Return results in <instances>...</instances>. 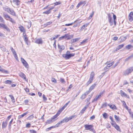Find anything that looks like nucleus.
<instances>
[{
	"label": "nucleus",
	"mask_w": 133,
	"mask_h": 133,
	"mask_svg": "<svg viewBox=\"0 0 133 133\" xmlns=\"http://www.w3.org/2000/svg\"><path fill=\"white\" fill-rule=\"evenodd\" d=\"M108 22L111 26L112 25L113 23L115 26H116L117 23L116 16L113 13L108 14Z\"/></svg>",
	"instance_id": "1"
},
{
	"label": "nucleus",
	"mask_w": 133,
	"mask_h": 133,
	"mask_svg": "<svg viewBox=\"0 0 133 133\" xmlns=\"http://www.w3.org/2000/svg\"><path fill=\"white\" fill-rule=\"evenodd\" d=\"M3 15L4 18L6 20L9 21L13 24L15 23V21L8 14L4 13L3 14Z\"/></svg>",
	"instance_id": "2"
},
{
	"label": "nucleus",
	"mask_w": 133,
	"mask_h": 133,
	"mask_svg": "<svg viewBox=\"0 0 133 133\" xmlns=\"http://www.w3.org/2000/svg\"><path fill=\"white\" fill-rule=\"evenodd\" d=\"M75 54L74 53H70V51H67L65 54L63 55V57L65 58H69L74 56Z\"/></svg>",
	"instance_id": "3"
},
{
	"label": "nucleus",
	"mask_w": 133,
	"mask_h": 133,
	"mask_svg": "<svg viewBox=\"0 0 133 133\" xmlns=\"http://www.w3.org/2000/svg\"><path fill=\"white\" fill-rule=\"evenodd\" d=\"M133 71V67H130L124 72L123 74L124 75H129Z\"/></svg>",
	"instance_id": "4"
},
{
	"label": "nucleus",
	"mask_w": 133,
	"mask_h": 133,
	"mask_svg": "<svg viewBox=\"0 0 133 133\" xmlns=\"http://www.w3.org/2000/svg\"><path fill=\"white\" fill-rule=\"evenodd\" d=\"M75 117L74 116H71L69 117V118L66 117L64 119H63L62 121L61 122L64 123L65 122H67L69 121L70 120L72 119L73 118Z\"/></svg>",
	"instance_id": "5"
},
{
	"label": "nucleus",
	"mask_w": 133,
	"mask_h": 133,
	"mask_svg": "<svg viewBox=\"0 0 133 133\" xmlns=\"http://www.w3.org/2000/svg\"><path fill=\"white\" fill-rule=\"evenodd\" d=\"M2 28L5 30L7 31H9L10 30L9 28L6 25L5 23H0V28Z\"/></svg>",
	"instance_id": "6"
},
{
	"label": "nucleus",
	"mask_w": 133,
	"mask_h": 133,
	"mask_svg": "<svg viewBox=\"0 0 133 133\" xmlns=\"http://www.w3.org/2000/svg\"><path fill=\"white\" fill-rule=\"evenodd\" d=\"M64 39L66 40L70 39L73 38V35H70L68 34H65L64 35Z\"/></svg>",
	"instance_id": "7"
},
{
	"label": "nucleus",
	"mask_w": 133,
	"mask_h": 133,
	"mask_svg": "<svg viewBox=\"0 0 133 133\" xmlns=\"http://www.w3.org/2000/svg\"><path fill=\"white\" fill-rule=\"evenodd\" d=\"M128 20L130 22L133 21V12L131 11L129 13L128 15Z\"/></svg>",
	"instance_id": "8"
},
{
	"label": "nucleus",
	"mask_w": 133,
	"mask_h": 133,
	"mask_svg": "<svg viewBox=\"0 0 133 133\" xmlns=\"http://www.w3.org/2000/svg\"><path fill=\"white\" fill-rule=\"evenodd\" d=\"M21 60L23 65L26 68H29L28 64L26 61L24 60V59H21Z\"/></svg>",
	"instance_id": "9"
},
{
	"label": "nucleus",
	"mask_w": 133,
	"mask_h": 133,
	"mask_svg": "<svg viewBox=\"0 0 133 133\" xmlns=\"http://www.w3.org/2000/svg\"><path fill=\"white\" fill-rule=\"evenodd\" d=\"M86 4V1H80L78 3L76 6L77 8H78L81 5H83L84 6Z\"/></svg>",
	"instance_id": "10"
},
{
	"label": "nucleus",
	"mask_w": 133,
	"mask_h": 133,
	"mask_svg": "<svg viewBox=\"0 0 133 133\" xmlns=\"http://www.w3.org/2000/svg\"><path fill=\"white\" fill-rule=\"evenodd\" d=\"M55 8L54 6H53L49 8L48 10L45 11L43 12V14H48L51 12V10L54 9Z\"/></svg>",
	"instance_id": "11"
},
{
	"label": "nucleus",
	"mask_w": 133,
	"mask_h": 133,
	"mask_svg": "<svg viewBox=\"0 0 133 133\" xmlns=\"http://www.w3.org/2000/svg\"><path fill=\"white\" fill-rule=\"evenodd\" d=\"M85 128L87 130H91L93 126L91 125L86 124L84 125Z\"/></svg>",
	"instance_id": "12"
},
{
	"label": "nucleus",
	"mask_w": 133,
	"mask_h": 133,
	"mask_svg": "<svg viewBox=\"0 0 133 133\" xmlns=\"http://www.w3.org/2000/svg\"><path fill=\"white\" fill-rule=\"evenodd\" d=\"M120 94L122 96H124L125 97H127L128 98H129L130 97L129 96L125 94L122 90H121L120 91Z\"/></svg>",
	"instance_id": "13"
},
{
	"label": "nucleus",
	"mask_w": 133,
	"mask_h": 133,
	"mask_svg": "<svg viewBox=\"0 0 133 133\" xmlns=\"http://www.w3.org/2000/svg\"><path fill=\"white\" fill-rule=\"evenodd\" d=\"M60 113L58 112L55 116L52 117L51 118V119L52 120L53 122L55 121L57 119L56 118L59 115Z\"/></svg>",
	"instance_id": "14"
},
{
	"label": "nucleus",
	"mask_w": 133,
	"mask_h": 133,
	"mask_svg": "<svg viewBox=\"0 0 133 133\" xmlns=\"http://www.w3.org/2000/svg\"><path fill=\"white\" fill-rule=\"evenodd\" d=\"M89 23H87L84 24L81 27V30H84V31L86 30L87 29V28H86L87 26L88 25Z\"/></svg>",
	"instance_id": "15"
},
{
	"label": "nucleus",
	"mask_w": 133,
	"mask_h": 133,
	"mask_svg": "<svg viewBox=\"0 0 133 133\" xmlns=\"http://www.w3.org/2000/svg\"><path fill=\"white\" fill-rule=\"evenodd\" d=\"M111 124L117 130L119 131H121L118 125L116 124H113L112 123H111Z\"/></svg>",
	"instance_id": "16"
},
{
	"label": "nucleus",
	"mask_w": 133,
	"mask_h": 133,
	"mask_svg": "<svg viewBox=\"0 0 133 133\" xmlns=\"http://www.w3.org/2000/svg\"><path fill=\"white\" fill-rule=\"evenodd\" d=\"M58 48L59 49V52H61L62 51L65 49V46L64 45H58Z\"/></svg>",
	"instance_id": "17"
},
{
	"label": "nucleus",
	"mask_w": 133,
	"mask_h": 133,
	"mask_svg": "<svg viewBox=\"0 0 133 133\" xmlns=\"http://www.w3.org/2000/svg\"><path fill=\"white\" fill-rule=\"evenodd\" d=\"M108 105L110 107V108L111 109L113 110L117 109V108L114 105L111 104H109Z\"/></svg>",
	"instance_id": "18"
},
{
	"label": "nucleus",
	"mask_w": 133,
	"mask_h": 133,
	"mask_svg": "<svg viewBox=\"0 0 133 133\" xmlns=\"http://www.w3.org/2000/svg\"><path fill=\"white\" fill-rule=\"evenodd\" d=\"M18 28L21 32H23L24 33H25V30L23 26L21 25Z\"/></svg>",
	"instance_id": "19"
},
{
	"label": "nucleus",
	"mask_w": 133,
	"mask_h": 133,
	"mask_svg": "<svg viewBox=\"0 0 133 133\" xmlns=\"http://www.w3.org/2000/svg\"><path fill=\"white\" fill-rule=\"evenodd\" d=\"M35 43L38 44H42V38H40L36 40Z\"/></svg>",
	"instance_id": "20"
},
{
	"label": "nucleus",
	"mask_w": 133,
	"mask_h": 133,
	"mask_svg": "<svg viewBox=\"0 0 133 133\" xmlns=\"http://www.w3.org/2000/svg\"><path fill=\"white\" fill-rule=\"evenodd\" d=\"M8 122L6 121L3 122L2 124V128H5L7 126Z\"/></svg>",
	"instance_id": "21"
},
{
	"label": "nucleus",
	"mask_w": 133,
	"mask_h": 133,
	"mask_svg": "<svg viewBox=\"0 0 133 133\" xmlns=\"http://www.w3.org/2000/svg\"><path fill=\"white\" fill-rule=\"evenodd\" d=\"M19 76L22 78H23L24 79H26V76L23 73H22L21 72H20L19 74Z\"/></svg>",
	"instance_id": "22"
},
{
	"label": "nucleus",
	"mask_w": 133,
	"mask_h": 133,
	"mask_svg": "<svg viewBox=\"0 0 133 133\" xmlns=\"http://www.w3.org/2000/svg\"><path fill=\"white\" fill-rule=\"evenodd\" d=\"M9 13L10 14L13 16H16V14L15 12L13 10H11L10 9H9Z\"/></svg>",
	"instance_id": "23"
},
{
	"label": "nucleus",
	"mask_w": 133,
	"mask_h": 133,
	"mask_svg": "<svg viewBox=\"0 0 133 133\" xmlns=\"http://www.w3.org/2000/svg\"><path fill=\"white\" fill-rule=\"evenodd\" d=\"M124 44H122L121 45H118V46L117 48L116 49L115 51H114V52L116 51H117V50H118L119 49H121L124 46Z\"/></svg>",
	"instance_id": "24"
},
{
	"label": "nucleus",
	"mask_w": 133,
	"mask_h": 133,
	"mask_svg": "<svg viewBox=\"0 0 133 133\" xmlns=\"http://www.w3.org/2000/svg\"><path fill=\"white\" fill-rule=\"evenodd\" d=\"M24 40L25 42L28 44V38L27 37V36L25 34V35H24L23 36Z\"/></svg>",
	"instance_id": "25"
},
{
	"label": "nucleus",
	"mask_w": 133,
	"mask_h": 133,
	"mask_svg": "<svg viewBox=\"0 0 133 133\" xmlns=\"http://www.w3.org/2000/svg\"><path fill=\"white\" fill-rule=\"evenodd\" d=\"M80 39L79 38H76L73 39L71 40V42L72 43H74L77 42Z\"/></svg>",
	"instance_id": "26"
},
{
	"label": "nucleus",
	"mask_w": 133,
	"mask_h": 133,
	"mask_svg": "<svg viewBox=\"0 0 133 133\" xmlns=\"http://www.w3.org/2000/svg\"><path fill=\"white\" fill-rule=\"evenodd\" d=\"M88 107V105L86 106L85 107H84L83 109L81 110L80 112V113L79 114L81 113V114H83L84 113V112L85 111L86 109H87V108Z\"/></svg>",
	"instance_id": "27"
},
{
	"label": "nucleus",
	"mask_w": 133,
	"mask_h": 133,
	"mask_svg": "<svg viewBox=\"0 0 133 133\" xmlns=\"http://www.w3.org/2000/svg\"><path fill=\"white\" fill-rule=\"evenodd\" d=\"M13 2L17 5H19L20 3V1L19 0H13Z\"/></svg>",
	"instance_id": "28"
},
{
	"label": "nucleus",
	"mask_w": 133,
	"mask_h": 133,
	"mask_svg": "<svg viewBox=\"0 0 133 133\" xmlns=\"http://www.w3.org/2000/svg\"><path fill=\"white\" fill-rule=\"evenodd\" d=\"M87 41H88V39H85L84 40H83L82 42H81L80 43V44L79 45H83L84 44L86 43L87 42Z\"/></svg>",
	"instance_id": "29"
},
{
	"label": "nucleus",
	"mask_w": 133,
	"mask_h": 133,
	"mask_svg": "<svg viewBox=\"0 0 133 133\" xmlns=\"http://www.w3.org/2000/svg\"><path fill=\"white\" fill-rule=\"evenodd\" d=\"M13 119H12L11 121L10 122L9 124V126H8V128H9V130H10V129H11V124L13 122Z\"/></svg>",
	"instance_id": "30"
},
{
	"label": "nucleus",
	"mask_w": 133,
	"mask_h": 133,
	"mask_svg": "<svg viewBox=\"0 0 133 133\" xmlns=\"http://www.w3.org/2000/svg\"><path fill=\"white\" fill-rule=\"evenodd\" d=\"M96 85V84H94L91 86L89 90L91 91H92L95 87Z\"/></svg>",
	"instance_id": "31"
},
{
	"label": "nucleus",
	"mask_w": 133,
	"mask_h": 133,
	"mask_svg": "<svg viewBox=\"0 0 133 133\" xmlns=\"http://www.w3.org/2000/svg\"><path fill=\"white\" fill-rule=\"evenodd\" d=\"M93 80V79L91 78H90L89 81H88L86 83V85L87 86H88L89 84L91 83L92 82Z\"/></svg>",
	"instance_id": "32"
},
{
	"label": "nucleus",
	"mask_w": 133,
	"mask_h": 133,
	"mask_svg": "<svg viewBox=\"0 0 133 133\" xmlns=\"http://www.w3.org/2000/svg\"><path fill=\"white\" fill-rule=\"evenodd\" d=\"M93 95V94H92L91 95H89L88 98L86 99L85 100V101L87 102H89L90 99L91 98Z\"/></svg>",
	"instance_id": "33"
},
{
	"label": "nucleus",
	"mask_w": 133,
	"mask_h": 133,
	"mask_svg": "<svg viewBox=\"0 0 133 133\" xmlns=\"http://www.w3.org/2000/svg\"><path fill=\"white\" fill-rule=\"evenodd\" d=\"M113 63L114 62H112L110 63H107L106 64H107V67H108V68H109L113 64Z\"/></svg>",
	"instance_id": "34"
},
{
	"label": "nucleus",
	"mask_w": 133,
	"mask_h": 133,
	"mask_svg": "<svg viewBox=\"0 0 133 133\" xmlns=\"http://www.w3.org/2000/svg\"><path fill=\"white\" fill-rule=\"evenodd\" d=\"M28 114V112H26L20 115L19 116V118H22L26 115Z\"/></svg>",
	"instance_id": "35"
},
{
	"label": "nucleus",
	"mask_w": 133,
	"mask_h": 133,
	"mask_svg": "<svg viewBox=\"0 0 133 133\" xmlns=\"http://www.w3.org/2000/svg\"><path fill=\"white\" fill-rule=\"evenodd\" d=\"M95 74L94 72H92L90 75V78L93 79V77L94 76Z\"/></svg>",
	"instance_id": "36"
},
{
	"label": "nucleus",
	"mask_w": 133,
	"mask_h": 133,
	"mask_svg": "<svg viewBox=\"0 0 133 133\" xmlns=\"http://www.w3.org/2000/svg\"><path fill=\"white\" fill-rule=\"evenodd\" d=\"M133 46L131 45H128L125 46V48L126 49H129L131 48H132Z\"/></svg>",
	"instance_id": "37"
},
{
	"label": "nucleus",
	"mask_w": 133,
	"mask_h": 133,
	"mask_svg": "<svg viewBox=\"0 0 133 133\" xmlns=\"http://www.w3.org/2000/svg\"><path fill=\"white\" fill-rule=\"evenodd\" d=\"M9 96L11 98L12 102L14 103L15 102V100L13 96L12 95H10Z\"/></svg>",
	"instance_id": "38"
},
{
	"label": "nucleus",
	"mask_w": 133,
	"mask_h": 133,
	"mask_svg": "<svg viewBox=\"0 0 133 133\" xmlns=\"http://www.w3.org/2000/svg\"><path fill=\"white\" fill-rule=\"evenodd\" d=\"M102 115L103 117L104 118L106 119L108 118V115L107 113H104Z\"/></svg>",
	"instance_id": "39"
},
{
	"label": "nucleus",
	"mask_w": 133,
	"mask_h": 133,
	"mask_svg": "<svg viewBox=\"0 0 133 133\" xmlns=\"http://www.w3.org/2000/svg\"><path fill=\"white\" fill-rule=\"evenodd\" d=\"M114 117L116 121H119V117L116 115H114Z\"/></svg>",
	"instance_id": "40"
},
{
	"label": "nucleus",
	"mask_w": 133,
	"mask_h": 133,
	"mask_svg": "<svg viewBox=\"0 0 133 133\" xmlns=\"http://www.w3.org/2000/svg\"><path fill=\"white\" fill-rule=\"evenodd\" d=\"M70 102V101H69L68 102L65 104L64 106L62 108V109L63 110L67 105L68 103Z\"/></svg>",
	"instance_id": "41"
},
{
	"label": "nucleus",
	"mask_w": 133,
	"mask_h": 133,
	"mask_svg": "<svg viewBox=\"0 0 133 133\" xmlns=\"http://www.w3.org/2000/svg\"><path fill=\"white\" fill-rule=\"evenodd\" d=\"M12 82V81H11L6 80L5 81V83L8 84H10Z\"/></svg>",
	"instance_id": "42"
},
{
	"label": "nucleus",
	"mask_w": 133,
	"mask_h": 133,
	"mask_svg": "<svg viewBox=\"0 0 133 133\" xmlns=\"http://www.w3.org/2000/svg\"><path fill=\"white\" fill-rule=\"evenodd\" d=\"M99 98L97 96V95L95 97L94 99L92 101V102H93L95 101H96Z\"/></svg>",
	"instance_id": "43"
},
{
	"label": "nucleus",
	"mask_w": 133,
	"mask_h": 133,
	"mask_svg": "<svg viewBox=\"0 0 133 133\" xmlns=\"http://www.w3.org/2000/svg\"><path fill=\"white\" fill-rule=\"evenodd\" d=\"M34 117V116L32 114V115H30L28 117V118L29 119H30H30H32Z\"/></svg>",
	"instance_id": "44"
},
{
	"label": "nucleus",
	"mask_w": 133,
	"mask_h": 133,
	"mask_svg": "<svg viewBox=\"0 0 133 133\" xmlns=\"http://www.w3.org/2000/svg\"><path fill=\"white\" fill-rule=\"evenodd\" d=\"M52 23V22L51 21H50L49 22H48L46 23L44 25L46 26H48V25H50Z\"/></svg>",
	"instance_id": "45"
},
{
	"label": "nucleus",
	"mask_w": 133,
	"mask_h": 133,
	"mask_svg": "<svg viewBox=\"0 0 133 133\" xmlns=\"http://www.w3.org/2000/svg\"><path fill=\"white\" fill-rule=\"evenodd\" d=\"M69 49L70 50H73V51H73V52H74V51H76V50H74V48L72 46V45H71L69 47Z\"/></svg>",
	"instance_id": "46"
},
{
	"label": "nucleus",
	"mask_w": 133,
	"mask_h": 133,
	"mask_svg": "<svg viewBox=\"0 0 133 133\" xmlns=\"http://www.w3.org/2000/svg\"><path fill=\"white\" fill-rule=\"evenodd\" d=\"M76 21H74V22H72L71 23H70V24H65V26H69L70 25H72V24H73Z\"/></svg>",
	"instance_id": "47"
},
{
	"label": "nucleus",
	"mask_w": 133,
	"mask_h": 133,
	"mask_svg": "<svg viewBox=\"0 0 133 133\" xmlns=\"http://www.w3.org/2000/svg\"><path fill=\"white\" fill-rule=\"evenodd\" d=\"M60 82L62 83H64L65 82L63 78H60Z\"/></svg>",
	"instance_id": "48"
},
{
	"label": "nucleus",
	"mask_w": 133,
	"mask_h": 133,
	"mask_svg": "<svg viewBox=\"0 0 133 133\" xmlns=\"http://www.w3.org/2000/svg\"><path fill=\"white\" fill-rule=\"evenodd\" d=\"M63 123V122H62L61 121L58 122L56 124V127H58L59 126V125L61 124L62 123Z\"/></svg>",
	"instance_id": "49"
},
{
	"label": "nucleus",
	"mask_w": 133,
	"mask_h": 133,
	"mask_svg": "<svg viewBox=\"0 0 133 133\" xmlns=\"http://www.w3.org/2000/svg\"><path fill=\"white\" fill-rule=\"evenodd\" d=\"M52 122H53L52 121V120L51 119L50 120L47 121L46 123V124H49L52 123Z\"/></svg>",
	"instance_id": "50"
},
{
	"label": "nucleus",
	"mask_w": 133,
	"mask_h": 133,
	"mask_svg": "<svg viewBox=\"0 0 133 133\" xmlns=\"http://www.w3.org/2000/svg\"><path fill=\"white\" fill-rule=\"evenodd\" d=\"M86 95L84 94L82 95L81 97V98L82 99H84L86 97Z\"/></svg>",
	"instance_id": "51"
},
{
	"label": "nucleus",
	"mask_w": 133,
	"mask_h": 133,
	"mask_svg": "<svg viewBox=\"0 0 133 133\" xmlns=\"http://www.w3.org/2000/svg\"><path fill=\"white\" fill-rule=\"evenodd\" d=\"M59 36H60V35H56L55 36V37H54L53 38V39H51V40H54L55 39H56V38H57L58 37H59Z\"/></svg>",
	"instance_id": "52"
},
{
	"label": "nucleus",
	"mask_w": 133,
	"mask_h": 133,
	"mask_svg": "<svg viewBox=\"0 0 133 133\" xmlns=\"http://www.w3.org/2000/svg\"><path fill=\"white\" fill-rule=\"evenodd\" d=\"M29 131L30 133H36V131L33 130H30Z\"/></svg>",
	"instance_id": "53"
},
{
	"label": "nucleus",
	"mask_w": 133,
	"mask_h": 133,
	"mask_svg": "<svg viewBox=\"0 0 133 133\" xmlns=\"http://www.w3.org/2000/svg\"><path fill=\"white\" fill-rule=\"evenodd\" d=\"M61 4V3L60 2H56L55 3H54L55 5H56L60 4Z\"/></svg>",
	"instance_id": "54"
},
{
	"label": "nucleus",
	"mask_w": 133,
	"mask_h": 133,
	"mask_svg": "<svg viewBox=\"0 0 133 133\" xmlns=\"http://www.w3.org/2000/svg\"><path fill=\"white\" fill-rule=\"evenodd\" d=\"M43 100L44 101H46L47 100L46 97H45V95L44 94L43 95Z\"/></svg>",
	"instance_id": "55"
},
{
	"label": "nucleus",
	"mask_w": 133,
	"mask_h": 133,
	"mask_svg": "<svg viewBox=\"0 0 133 133\" xmlns=\"http://www.w3.org/2000/svg\"><path fill=\"white\" fill-rule=\"evenodd\" d=\"M107 103L105 102V103H104L102 105V108H103V107H105L107 106Z\"/></svg>",
	"instance_id": "56"
},
{
	"label": "nucleus",
	"mask_w": 133,
	"mask_h": 133,
	"mask_svg": "<svg viewBox=\"0 0 133 133\" xmlns=\"http://www.w3.org/2000/svg\"><path fill=\"white\" fill-rule=\"evenodd\" d=\"M11 118V116L10 115L9 116L7 117V118L6 120V121L8 122L9 120Z\"/></svg>",
	"instance_id": "57"
},
{
	"label": "nucleus",
	"mask_w": 133,
	"mask_h": 133,
	"mask_svg": "<svg viewBox=\"0 0 133 133\" xmlns=\"http://www.w3.org/2000/svg\"><path fill=\"white\" fill-rule=\"evenodd\" d=\"M54 128V127H53V126L51 127H50L49 128H47L46 129V131H49L50 130H51L52 128Z\"/></svg>",
	"instance_id": "58"
},
{
	"label": "nucleus",
	"mask_w": 133,
	"mask_h": 133,
	"mask_svg": "<svg viewBox=\"0 0 133 133\" xmlns=\"http://www.w3.org/2000/svg\"><path fill=\"white\" fill-rule=\"evenodd\" d=\"M64 39V35L60 37L59 38V40H62Z\"/></svg>",
	"instance_id": "59"
},
{
	"label": "nucleus",
	"mask_w": 133,
	"mask_h": 133,
	"mask_svg": "<svg viewBox=\"0 0 133 133\" xmlns=\"http://www.w3.org/2000/svg\"><path fill=\"white\" fill-rule=\"evenodd\" d=\"M91 91H90L89 90L88 91H87L85 92L84 93V94L86 95H87L88 94H89V93Z\"/></svg>",
	"instance_id": "60"
},
{
	"label": "nucleus",
	"mask_w": 133,
	"mask_h": 133,
	"mask_svg": "<svg viewBox=\"0 0 133 133\" xmlns=\"http://www.w3.org/2000/svg\"><path fill=\"white\" fill-rule=\"evenodd\" d=\"M11 51L13 53H15V50L14 49L12 48L11 47L10 49Z\"/></svg>",
	"instance_id": "61"
},
{
	"label": "nucleus",
	"mask_w": 133,
	"mask_h": 133,
	"mask_svg": "<svg viewBox=\"0 0 133 133\" xmlns=\"http://www.w3.org/2000/svg\"><path fill=\"white\" fill-rule=\"evenodd\" d=\"M52 81L53 82H54V83H56V81L55 79L54 78H52Z\"/></svg>",
	"instance_id": "62"
},
{
	"label": "nucleus",
	"mask_w": 133,
	"mask_h": 133,
	"mask_svg": "<svg viewBox=\"0 0 133 133\" xmlns=\"http://www.w3.org/2000/svg\"><path fill=\"white\" fill-rule=\"evenodd\" d=\"M31 124L29 123H27L26 124V127L27 128H29Z\"/></svg>",
	"instance_id": "63"
},
{
	"label": "nucleus",
	"mask_w": 133,
	"mask_h": 133,
	"mask_svg": "<svg viewBox=\"0 0 133 133\" xmlns=\"http://www.w3.org/2000/svg\"><path fill=\"white\" fill-rule=\"evenodd\" d=\"M118 37H117L116 36V37H114L113 38V39L114 41H116V40H117V39H118Z\"/></svg>",
	"instance_id": "64"
}]
</instances>
